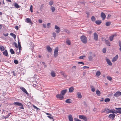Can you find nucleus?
<instances>
[{
	"instance_id": "4468645a",
	"label": "nucleus",
	"mask_w": 121,
	"mask_h": 121,
	"mask_svg": "<svg viewBox=\"0 0 121 121\" xmlns=\"http://www.w3.org/2000/svg\"><path fill=\"white\" fill-rule=\"evenodd\" d=\"M116 36V34H114L113 35L110 36L109 37V40L111 41H112L114 38V37Z\"/></svg>"
},
{
	"instance_id": "052dcab7",
	"label": "nucleus",
	"mask_w": 121,
	"mask_h": 121,
	"mask_svg": "<svg viewBox=\"0 0 121 121\" xmlns=\"http://www.w3.org/2000/svg\"><path fill=\"white\" fill-rule=\"evenodd\" d=\"M15 28L17 30H18V26H17L15 27Z\"/></svg>"
},
{
	"instance_id": "9b49d317",
	"label": "nucleus",
	"mask_w": 121,
	"mask_h": 121,
	"mask_svg": "<svg viewBox=\"0 0 121 121\" xmlns=\"http://www.w3.org/2000/svg\"><path fill=\"white\" fill-rule=\"evenodd\" d=\"M20 89H21L22 91L25 93L27 94H28V93L26 89L23 87H20Z\"/></svg>"
},
{
	"instance_id": "423d86ee",
	"label": "nucleus",
	"mask_w": 121,
	"mask_h": 121,
	"mask_svg": "<svg viewBox=\"0 0 121 121\" xmlns=\"http://www.w3.org/2000/svg\"><path fill=\"white\" fill-rule=\"evenodd\" d=\"M56 97L57 98L60 99V100H62L64 98L63 96L61 94H58L56 95Z\"/></svg>"
},
{
	"instance_id": "49530a36",
	"label": "nucleus",
	"mask_w": 121,
	"mask_h": 121,
	"mask_svg": "<svg viewBox=\"0 0 121 121\" xmlns=\"http://www.w3.org/2000/svg\"><path fill=\"white\" fill-rule=\"evenodd\" d=\"M32 8H33V7H32V5H31L30 6V12L31 13L32 12H33V10H32Z\"/></svg>"
},
{
	"instance_id": "a211bd4d",
	"label": "nucleus",
	"mask_w": 121,
	"mask_h": 121,
	"mask_svg": "<svg viewBox=\"0 0 121 121\" xmlns=\"http://www.w3.org/2000/svg\"><path fill=\"white\" fill-rule=\"evenodd\" d=\"M26 22L27 23H30L31 24H32V23L30 19L29 18H26Z\"/></svg>"
},
{
	"instance_id": "4be33fe9",
	"label": "nucleus",
	"mask_w": 121,
	"mask_h": 121,
	"mask_svg": "<svg viewBox=\"0 0 121 121\" xmlns=\"http://www.w3.org/2000/svg\"><path fill=\"white\" fill-rule=\"evenodd\" d=\"M13 103L15 105H17L18 106H20L21 105H22V104L21 103L17 102H15L14 103Z\"/></svg>"
},
{
	"instance_id": "09e8293b",
	"label": "nucleus",
	"mask_w": 121,
	"mask_h": 121,
	"mask_svg": "<svg viewBox=\"0 0 121 121\" xmlns=\"http://www.w3.org/2000/svg\"><path fill=\"white\" fill-rule=\"evenodd\" d=\"M74 119L75 121H82L81 120L76 118H74Z\"/></svg>"
},
{
	"instance_id": "393cba45",
	"label": "nucleus",
	"mask_w": 121,
	"mask_h": 121,
	"mask_svg": "<svg viewBox=\"0 0 121 121\" xmlns=\"http://www.w3.org/2000/svg\"><path fill=\"white\" fill-rule=\"evenodd\" d=\"M101 22H102L101 20H97L95 21V22L97 24L99 25L101 23Z\"/></svg>"
},
{
	"instance_id": "6ab92c4d",
	"label": "nucleus",
	"mask_w": 121,
	"mask_h": 121,
	"mask_svg": "<svg viewBox=\"0 0 121 121\" xmlns=\"http://www.w3.org/2000/svg\"><path fill=\"white\" fill-rule=\"evenodd\" d=\"M104 40L105 41V42L106 45L109 46H110V43L108 40L106 39H104Z\"/></svg>"
},
{
	"instance_id": "338daca9",
	"label": "nucleus",
	"mask_w": 121,
	"mask_h": 121,
	"mask_svg": "<svg viewBox=\"0 0 121 121\" xmlns=\"http://www.w3.org/2000/svg\"><path fill=\"white\" fill-rule=\"evenodd\" d=\"M18 46H21L20 42H19V41H18Z\"/></svg>"
},
{
	"instance_id": "6e6d98bb",
	"label": "nucleus",
	"mask_w": 121,
	"mask_h": 121,
	"mask_svg": "<svg viewBox=\"0 0 121 121\" xmlns=\"http://www.w3.org/2000/svg\"><path fill=\"white\" fill-rule=\"evenodd\" d=\"M3 35L5 36L6 37V36H8L9 34H8V33H6V34L3 33Z\"/></svg>"
},
{
	"instance_id": "c03bdc74",
	"label": "nucleus",
	"mask_w": 121,
	"mask_h": 121,
	"mask_svg": "<svg viewBox=\"0 0 121 121\" xmlns=\"http://www.w3.org/2000/svg\"><path fill=\"white\" fill-rule=\"evenodd\" d=\"M103 52L104 53H105L106 52V49L105 48H104L103 49Z\"/></svg>"
},
{
	"instance_id": "5701e85b",
	"label": "nucleus",
	"mask_w": 121,
	"mask_h": 121,
	"mask_svg": "<svg viewBox=\"0 0 121 121\" xmlns=\"http://www.w3.org/2000/svg\"><path fill=\"white\" fill-rule=\"evenodd\" d=\"M47 49L48 51L50 52H51L52 51V48L50 46H48L47 47Z\"/></svg>"
},
{
	"instance_id": "b1692460",
	"label": "nucleus",
	"mask_w": 121,
	"mask_h": 121,
	"mask_svg": "<svg viewBox=\"0 0 121 121\" xmlns=\"http://www.w3.org/2000/svg\"><path fill=\"white\" fill-rule=\"evenodd\" d=\"M74 89L73 88V87H71L69 89V92H71Z\"/></svg>"
},
{
	"instance_id": "412c9836",
	"label": "nucleus",
	"mask_w": 121,
	"mask_h": 121,
	"mask_svg": "<svg viewBox=\"0 0 121 121\" xmlns=\"http://www.w3.org/2000/svg\"><path fill=\"white\" fill-rule=\"evenodd\" d=\"M77 96L78 98H82V96L80 92H77Z\"/></svg>"
},
{
	"instance_id": "ddd939ff",
	"label": "nucleus",
	"mask_w": 121,
	"mask_h": 121,
	"mask_svg": "<svg viewBox=\"0 0 121 121\" xmlns=\"http://www.w3.org/2000/svg\"><path fill=\"white\" fill-rule=\"evenodd\" d=\"M115 115L114 114H110L109 115L108 117L113 120L115 118Z\"/></svg>"
},
{
	"instance_id": "4d7b16f0",
	"label": "nucleus",
	"mask_w": 121,
	"mask_h": 121,
	"mask_svg": "<svg viewBox=\"0 0 121 121\" xmlns=\"http://www.w3.org/2000/svg\"><path fill=\"white\" fill-rule=\"evenodd\" d=\"M91 91L93 92H94L95 90V89L94 87L91 88Z\"/></svg>"
},
{
	"instance_id": "9d476101",
	"label": "nucleus",
	"mask_w": 121,
	"mask_h": 121,
	"mask_svg": "<svg viewBox=\"0 0 121 121\" xmlns=\"http://www.w3.org/2000/svg\"><path fill=\"white\" fill-rule=\"evenodd\" d=\"M106 61L107 64L111 66L112 65V64L110 61V60L108 58H106Z\"/></svg>"
},
{
	"instance_id": "e433bc0d",
	"label": "nucleus",
	"mask_w": 121,
	"mask_h": 121,
	"mask_svg": "<svg viewBox=\"0 0 121 121\" xmlns=\"http://www.w3.org/2000/svg\"><path fill=\"white\" fill-rule=\"evenodd\" d=\"M14 6L16 8H19L20 6L18 4L16 3L14 4Z\"/></svg>"
},
{
	"instance_id": "a18cd8bd",
	"label": "nucleus",
	"mask_w": 121,
	"mask_h": 121,
	"mask_svg": "<svg viewBox=\"0 0 121 121\" xmlns=\"http://www.w3.org/2000/svg\"><path fill=\"white\" fill-rule=\"evenodd\" d=\"M14 63L15 64H17L18 63V61L16 60H14Z\"/></svg>"
},
{
	"instance_id": "58836bf2",
	"label": "nucleus",
	"mask_w": 121,
	"mask_h": 121,
	"mask_svg": "<svg viewBox=\"0 0 121 121\" xmlns=\"http://www.w3.org/2000/svg\"><path fill=\"white\" fill-rule=\"evenodd\" d=\"M66 43L69 45H70V44L71 42L70 41L69 39H67L66 41Z\"/></svg>"
},
{
	"instance_id": "13d9d810",
	"label": "nucleus",
	"mask_w": 121,
	"mask_h": 121,
	"mask_svg": "<svg viewBox=\"0 0 121 121\" xmlns=\"http://www.w3.org/2000/svg\"><path fill=\"white\" fill-rule=\"evenodd\" d=\"M51 24V23H48L47 24V25L48 26L47 27V28H49V27L48 26H49Z\"/></svg>"
},
{
	"instance_id": "603ef678",
	"label": "nucleus",
	"mask_w": 121,
	"mask_h": 121,
	"mask_svg": "<svg viewBox=\"0 0 121 121\" xmlns=\"http://www.w3.org/2000/svg\"><path fill=\"white\" fill-rule=\"evenodd\" d=\"M85 56H80L79 57V59H83V57H85Z\"/></svg>"
},
{
	"instance_id": "20e7f679",
	"label": "nucleus",
	"mask_w": 121,
	"mask_h": 121,
	"mask_svg": "<svg viewBox=\"0 0 121 121\" xmlns=\"http://www.w3.org/2000/svg\"><path fill=\"white\" fill-rule=\"evenodd\" d=\"M58 47H57L55 49L54 51V56L55 57H56L57 56L58 52Z\"/></svg>"
},
{
	"instance_id": "79ce46f5",
	"label": "nucleus",
	"mask_w": 121,
	"mask_h": 121,
	"mask_svg": "<svg viewBox=\"0 0 121 121\" xmlns=\"http://www.w3.org/2000/svg\"><path fill=\"white\" fill-rule=\"evenodd\" d=\"M33 107H34V109H36L37 110V111H39V109L37 107L35 106L34 105H33Z\"/></svg>"
},
{
	"instance_id": "473e14b6",
	"label": "nucleus",
	"mask_w": 121,
	"mask_h": 121,
	"mask_svg": "<svg viewBox=\"0 0 121 121\" xmlns=\"http://www.w3.org/2000/svg\"><path fill=\"white\" fill-rule=\"evenodd\" d=\"M10 52L12 54H14L15 53L13 51V50L12 48L10 49Z\"/></svg>"
},
{
	"instance_id": "f704fd0d",
	"label": "nucleus",
	"mask_w": 121,
	"mask_h": 121,
	"mask_svg": "<svg viewBox=\"0 0 121 121\" xmlns=\"http://www.w3.org/2000/svg\"><path fill=\"white\" fill-rule=\"evenodd\" d=\"M79 117V118L81 119H83L84 118V117H85V116L83 115H79L78 116Z\"/></svg>"
},
{
	"instance_id": "f3484780",
	"label": "nucleus",
	"mask_w": 121,
	"mask_h": 121,
	"mask_svg": "<svg viewBox=\"0 0 121 121\" xmlns=\"http://www.w3.org/2000/svg\"><path fill=\"white\" fill-rule=\"evenodd\" d=\"M67 90L66 89H65L64 90H62L61 91V94L63 96L66 93L67 91Z\"/></svg>"
},
{
	"instance_id": "c9c22d12",
	"label": "nucleus",
	"mask_w": 121,
	"mask_h": 121,
	"mask_svg": "<svg viewBox=\"0 0 121 121\" xmlns=\"http://www.w3.org/2000/svg\"><path fill=\"white\" fill-rule=\"evenodd\" d=\"M110 101V99L108 98H107L105 99L104 100V101L106 102H108Z\"/></svg>"
},
{
	"instance_id": "1a4fd4ad",
	"label": "nucleus",
	"mask_w": 121,
	"mask_h": 121,
	"mask_svg": "<svg viewBox=\"0 0 121 121\" xmlns=\"http://www.w3.org/2000/svg\"><path fill=\"white\" fill-rule=\"evenodd\" d=\"M94 38L95 40L97 41L98 40V35L95 32L94 33Z\"/></svg>"
},
{
	"instance_id": "de8ad7c7",
	"label": "nucleus",
	"mask_w": 121,
	"mask_h": 121,
	"mask_svg": "<svg viewBox=\"0 0 121 121\" xmlns=\"http://www.w3.org/2000/svg\"><path fill=\"white\" fill-rule=\"evenodd\" d=\"M53 36L54 38L56 36V34L55 32H53L52 33Z\"/></svg>"
},
{
	"instance_id": "5fc2aeb1",
	"label": "nucleus",
	"mask_w": 121,
	"mask_h": 121,
	"mask_svg": "<svg viewBox=\"0 0 121 121\" xmlns=\"http://www.w3.org/2000/svg\"><path fill=\"white\" fill-rule=\"evenodd\" d=\"M47 117H48L49 118H50V119H52L54 121L53 119V117H51L50 116H48Z\"/></svg>"
},
{
	"instance_id": "dca6fc26",
	"label": "nucleus",
	"mask_w": 121,
	"mask_h": 121,
	"mask_svg": "<svg viewBox=\"0 0 121 121\" xmlns=\"http://www.w3.org/2000/svg\"><path fill=\"white\" fill-rule=\"evenodd\" d=\"M118 55H116L114 57H113L112 60V62H114L116 61L118 58Z\"/></svg>"
},
{
	"instance_id": "774afa93",
	"label": "nucleus",
	"mask_w": 121,
	"mask_h": 121,
	"mask_svg": "<svg viewBox=\"0 0 121 121\" xmlns=\"http://www.w3.org/2000/svg\"><path fill=\"white\" fill-rule=\"evenodd\" d=\"M3 117H4V118L6 119L8 117L7 116V115H6V116H4Z\"/></svg>"
},
{
	"instance_id": "72a5a7b5",
	"label": "nucleus",
	"mask_w": 121,
	"mask_h": 121,
	"mask_svg": "<svg viewBox=\"0 0 121 121\" xmlns=\"http://www.w3.org/2000/svg\"><path fill=\"white\" fill-rule=\"evenodd\" d=\"M111 24V22H106L105 25L107 26H110Z\"/></svg>"
},
{
	"instance_id": "39448f33",
	"label": "nucleus",
	"mask_w": 121,
	"mask_h": 121,
	"mask_svg": "<svg viewBox=\"0 0 121 121\" xmlns=\"http://www.w3.org/2000/svg\"><path fill=\"white\" fill-rule=\"evenodd\" d=\"M121 95V92L120 91H117L115 93L114 95V96L116 97H118Z\"/></svg>"
},
{
	"instance_id": "bb28decb",
	"label": "nucleus",
	"mask_w": 121,
	"mask_h": 121,
	"mask_svg": "<svg viewBox=\"0 0 121 121\" xmlns=\"http://www.w3.org/2000/svg\"><path fill=\"white\" fill-rule=\"evenodd\" d=\"M51 75L53 77H55L56 76L55 73L54 71H52L51 73Z\"/></svg>"
},
{
	"instance_id": "e2e57ef3",
	"label": "nucleus",
	"mask_w": 121,
	"mask_h": 121,
	"mask_svg": "<svg viewBox=\"0 0 121 121\" xmlns=\"http://www.w3.org/2000/svg\"><path fill=\"white\" fill-rule=\"evenodd\" d=\"M17 50H18V49H17V50H16V54H19V52H20V51H19V52H18L17 51Z\"/></svg>"
},
{
	"instance_id": "4c0bfd02",
	"label": "nucleus",
	"mask_w": 121,
	"mask_h": 121,
	"mask_svg": "<svg viewBox=\"0 0 121 121\" xmlns=\"http://www.w3.org/2000/svg\"><path fill=\"white\" fill-rule=\"evenodd\" d=\"M91 19V21L93 22L95 21V18L94 16H92Z\"/></svg>"
},
{
	"instance_id": "bf43d9fd",
	"label": "nucleus",
	"mask_w": 121,
	"mask_h": 121,
	"mask_svg": "<svg viewBox=\"0 0 121 121\" xmlns=\"http://www.w3.org/2000/svg\"><path fill=\"white\" fill-rule=\"evenodd\" d=\"M12 73H13V74L14 76H15L16 75V73H15V72L14 71H13L12 72Z\"/></svg>"
},
{
	"instance_id": "c85d7f7f",
	"label": "nucleus",
	"mask_w": 121,
	"mask_h": 121,
	"mask_svg": "<svg viewBox=\"0 0 121 121\" xmlns=\"http://www.w3.org/2000/svg\"><path fill=\"white\" fill-rule=\"evenodd\" d=\"M96 92V94H97V95L98 96H100V91L98 90H97Z\"/></svg>"
},
{
	"instance_id": "864d4df0",
	"label": "nucleus",
	"mask_w": 121,
	"mask_h": 121,
	"mask_svg": "<svg viewBox=\"0 0 121 121\" xmlns=\"http://www.w3.org/2000/svg\"><path fill=\"white\" fill-rule=\"evenodd\" d=\"M83 119L85 121H87V118L85 116Z\"/></svg>"
},
{
	"instance_id": "37998d69",
	"label": "nucleus",
	"mask_w": 121,
	"mask_h": 121,
	"mask_svg": "<svg viewBox=\"0 0 121 121\" xmlns=\"http://www.w3.org/2000/svg\"><path fill=\"white\" fill-rule=\"evenodd\" d=\"M53 1H50L49 2V5L50 6L52 5L53 4Z\"/></svg>"
},
{
	"instance_id": "f8f14e48",
	"label": "nucleus",
	"mask_w": 121,
	"mask_h": 121,
	"mask_svg": "<svg viewBox=\"0 0 121 121\" xmlns=\"http://www.w3.org/2000/svg\"><path fill=\"white\" fill-rule=\"evenodd\" d=\"M3 55L4 56H6L8 57L9 56L8 54V52H7V51L6 50H5V51H4L3 52Z\"/></svg>"
},
{
	"instance_id": "2eb2a0df",
	"label": "nucleus",
	"mask_w": 121,
	"mask_h": 121,
	"mask_svg": "<svg viewBox=\"0 0 121 121\" xmlns=\"http://www.w3.org/2000/svg\"><path fill=\"white\" fill-rule=\"evenodd\" d=\"M115 109H116L117 110V111H116L115 112H114V113H119L121 114V108H116Z\"/></svg>"
},
{
	"instance_id": "8fccbe9b",
	"label": "nucleus",
	"mask_w": 121,
	"mask_h": 121,
	"mask_svg": "<svg viewBox=\"0 0 121 121\" xmlns=\"http://www.w3.org/2000/svg\"><path fill=\"white\" fill-rule=\"evenodd\" d=\"M20 106H21V107H19L20 108L23 109H24V108L23 107V105L22 104V105H21Z\"/></svg>"
},
{
	"instance_id": "7c9ffc66",
	"label": "nucleus",
	"mask_w": 121,
	"mask_h": 121,
	"mask_svg": "<svg viewBox=\"0 0 121 121\" xmlns=\"http://www.w3.org/2000/svg\"><path fill=\"white\" fill-rule=\"evenodd\" d=\"M0 50L2 51H4V48L3 46H0Z\"/></svg>"
},
{
	"instance_id": "c756f323",
	"label": "nucleus",
	"mask_w": 121,
	"mask_h": 121,
	"mask_svg": "<svg viewBox=\"0 0 121 121\" xmlns=\"http://www.w3.org/2000/svg\"><path fill=\"white\" fill-rule=\"evenodd\" d=\"M101 74V73L99 71H98L96 73V75L98 76H99Z\"/></svg>"
},
{
	"instance_id": "f257e3e1",
	"label": "nucleus",
	"mask_w": 121,
	"mask_h": 121,
	"mask_svg": "<svg viewBox=\"0 0 121 121\" xmlns=\"http://www.w3.org/2000/svg\"><path fill=\"white\" fill-rule=\"evenodd\" d=\"M92 54V52H89V54L90 55L89 56L88 58L89 59V60L90 61H91L92 60V59L94 58V57H95L96 56L95 54H92V56L91 55Z\"/></svg>"
},
{
	"instance_id": "cd10ccee",
	"label": "nucleus",
	"mask_w": 121,
	"mask_h": 121,
	"mask_svg": "<svg viewBox=\"0 0 121 121\" xmlns=\"http://www.w3.org/2000/svg\"><path fill=\"white\" fill-rule=\"evenodd\" d=\"M65 102L67 103H71V100L70 99H67L66 100Z\"/></svg>"
},
{
	"instance_id": "69168bd1",
	"label": "nucleus",
	"mask_w": 121,
	"mask_h": 121,
	"mask_svg": "<svg viewBox=\"0 0 121 121\" xmlns=\"http://www.w3.org/2000/svg\"><path fill=\"white\" fill-rule=\"evenodd\" d=\"M119 46L120 47V48H121V42L119 41Z\"/></svg>"
},
{
	"instance_id": "a878e982",
	"label": "nucleus",
	"mask_w": 121,
	"mask_h": 121,
	"mask_svg": "<svg viewBox=\"0 0 121 121\" xmlns=\"http://www.w3.org/2000/svg\"><path fill=\"white\" fill-rule=\"evenodd\" d=\"M10 35L11 36L13 37L14 39H15L16 38V35L12 33H11Z\"/></svg>"
},
{
	"instance_id": "f03ea898",
	"label": "nucleus",
	"mask_w": 121,
	"mask_h": 121,
	"mask_svg": "<svg viewBox=\"0 0 121 121\" xmlns=\"http://www.w3.org/2000/svg\"><path fill=\"white\" fill-rule=\"evenodd\" d=\"M81 39L82 41L84 43H86L87 42L86 37L82 35L81 37Z\"/></svg>"
},
{
	"instance_id": "ea45409f",
	"label": "nucleus",
	"mask_w": 121,
	"mask_h": 121,
	"mask_svg": "<svg viewBox=\"0 0 121 121\" xmlns=\"http://www.w3.org/2000/svg\"><path fill=\"white\" fill-rule=\"evenodd\" d=\"M64 31L65 32H66L68 34H69L70 33V31L69 30L67 29H64Z\"/></svg>"
},
{
	"instance_id": "0e129e2a",
	"label": "nucleus",
	"mask_w": 121,
	"mask_h": 121,
	"mask_svg": "<svg viewBox=\"0 0 121 121\" xmlns=\"http://www.w3.org/2000/svg\"><path fill=\"white\" fill-rule=\"evenodd\" d=\"M38 22L40 23H41L42 22V20L41 19H39L38 20Z\"/></svg>"
},
{
	"instance_id": "aec40b11",
	"label": "nucleus",
	"mask_w": 121,
	"mask_h": 121,
	"mask_svg": "<svg viewBox=\"0 0 121 121\" xmlns=\"http://www.w3.org/2000/svg\"><path fill=\"white\" fill-rule=\"evenodd\" d=\"M68 118L69 121H73V119L71 115H69L68 116Z\"/></svg>"
},
{
	"instance_id": "680f3d73",
	"label": "nucleus",
	"mask_w": 121,
	"mask_h": 121,
	"mask_svg": "<svg viewBox=\"0 0 121 121\" xmlns=\"http://www.w3.org/2000/svg\"><path fill=\"white\" fill-rule=\"evenodd\" d=\"M78 64H82L83 65L84 64V63L82 62H78Z\"/></svg>"
},
{
	"instance_id": "3c124183",
	"label": "nucleus",
	"mask_w": 121,
	"mask_h": 121,
	"mask_svg": "<svg viewBox=\"0 0 121 121\" xmlns=\"http://www.w3.org/2000/svg\"><path fill=\"white\" fill-rule=\"evenodd\" d=\"M14 45L15 46V47L16 48H18V46H17V43L15 42H14Z\"/></svg>"
},
{
	"instance_id": "6e6552de",
	"label": "nucleus",
	"mask_w": 121,
	"mask_h": 121,
	"mask_svg": "<svg viewBox=\"0 0 121 121\" xmlns=\"http://www.w3.org/2000/svg\"><path fill=\"white\" fill-rule=\"evenodd\" d=\"M101 17L102 18V20H104L106 16L105 14L103 12H102L100 14Z\"/></svg>"
},
{
	"instance_id": "7ed1b4c3",
	"label": "nucleus",
	"mask_w": 121,
	"mask_h": 121,
	"mask_svg": "<svg viewBox=\"0 0 121 121\" xmlns=\"http://www.w3.org/2000/svg\"><path fill=\"white\" fill-rule=\"evenodd\" d=\"M102 112L103 113L106 112L107 113H114V112H112V110L110 109H109L108 108H105L102 110Z\"/></svg>"
},
{
	"instance_id": "0eeeda50",
	"label": "nucleus",
	"mask_w": 121,
	"mask_h": 121,
	"mask_svg": "<svg viewBox=\"0 0 121 121\" xmlns=\"http://www.w3.org/2000/svg\"><path fill=\"white\" fill-rule=\"evenodd\" d=\"M55 29H56V30L55 31L56 33H58L60 32V29L59 27L57 26V25H56L55 26Z\"/></svg>"
},
{
	"instance_id": "a19ab883",
	"label": "nucleus",
	"mask_w": 121,
	"mask_h": 121,
	"mask_svg": "<svg viewBox=\"0 0 121 121\" xmlns=\"http://www.w3.org/2000/svg\"><path fill=\"white\" fill-rule=\"evenodd\" d=\"M107 78L108 80L110 81L112 79V78L110 76H107Z\"/></svg>"
},
{
	"instance_id": "2f4dec72",
	"label": "nucleus",
	"mask_w": 121,
	"mask_h": 121,
	"mask_svg": "<svg viewBox=\"0 0 121 121\" xmlns=\"http://www.w3.org/2000/svg\"><path fill=\"white\" fill-rule=\"evenodd\" d=\"M50 9L52 12H54L55 8L54 7L52 6L51 7Z\"/></svg>"
}]
</instances>
